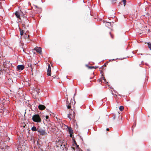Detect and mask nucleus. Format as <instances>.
<instances>
[{
    "label": "nucleus",
    "instance_id": "1",
    "mask_svg": "<svg viewBox=\"0 0 151 151\" xmlns=\"http://www.w3.org/2000/svg\"><path fill=\"white\" fill-rule=\"evenodd\" d=\"M32 119L33 122L37 123H40L42 121L40 116L38 114H35L33 115Z\"/></svg>",
    "mask_w": 151,
    "mask_h": 151
},
{
    "label": "nucleus",
    "instance_id": "2",
    "mask_svg": "<svg viewBox=\"0 0 151 151\" xmlns=\"http://www.w3.org/2000/svg\"><path fill=\"white\" fill-rule=\"evenodd\" d=\"M15 14L17 17L19 19H20L21 16H23V17H26L25 14L21 11L20 12L16 11L15 13Z\"/></svg>",
    "mask_w": 151,
    "mask_h": 151
},
{
    "label": "nucleus",
    "instance_id": "3",
    "mask_svg": "<svg viewBox=\"0 0 151 151\" xmlns=\"http://www.w3.org/2000/svg\"><path fill=\"white\" fill-rule=\"evenodd\" d=\"M38 132L39 133L40 135L42 136H44L47 134V133L45 130L40 127H38Z\"/></svg>",
    "mask_w": 151,
    "mask_h": 151
},
{
    "label": "nucleus",
    "instance_id": "4",
    "mask_svg": "<svg viewBox=\"0 0 151 151\" xmlns=\"http://www.w3.org/2000/svg\"><path fill=\"white\" fill-rule=\"evenodd\" d=\"M35 50L40 54H42L41 48V47H37L35 48Z\"/></svg>",
    "mask_w": 151,
    "mask_h": 151
},
{
    "label": "nucleus",
    "instance_id": "5",
    "mask_svg": "<svg viewBox=\"0 0 151 151\" xmlns=\"http://www.w3.org/2000/svg\"><path fill=\"white\" fill-rule=\"evenodd\" d=\"M51 67L50 65L48 66V69L47 70V74L48 76H50L51 73Z\"/></svg>",
    "mask_w": 151,
    "mask_h": 151
},
{
    "label": "nucleus",
    "instance_id": "6",
    "mask_svg": "<svg viewBox=\"0 0 151 151\" xmlns=\"http://www.w3.org/2000/svg\"><path fill=\"white\" fill-rule=\"evenodd\" d=\"M24 67L23 65H19L17 66V69L18 70H22L24 69Z\"/></svg>",
    "mask_w": 151,
    "mask_h": 151
},
{
    "label": "nucleus",
    "instance_id": "7",
    "mask_svg": "<svg viewBox=\"0 0 151 151\" xmlns=\"http://www.w3.org/2000/svg\"><path fill=\"white\" fill-rule=\"evenodd\" d=\"M68 127V131L69 132V133L70 134V136L71 137L72 136V134L73 133L72 129L70 127Z\"/></svg>",
    "mask_w": 151,
    "mask_h": 151
},
{
    "label": "nucleus",
    "instance_id": "8",
    "mask_svg": "<svg viewBox=\"0 0 151 151\" xmlns=\"http://www.w3.org/2000/svg\"><path fill=\"white\" fill-rule=\"evenodd\" d=\"M45 108V106L42 105H39L38 106L39 109L41 110L44 109Z\"/></svg>",
    "mask_w": 151,
    "mask_h": 151
},
{
    "label": "nucleus",
    "instance_id": "9",
    "mask_svg": "<svg viewBox=\"0 0 151 151\" xmlns=\"http://www.w3.org/2000/svg\"><path fill=\"white\" fill-rule=\"evenodd\" d=\"M33 132L38 131V127L37 128L35 126H33L31 128Z\"/></svg>",
    "mask_w": 151,
    "mask_h": 151
},
{
    "label": "nucleus",
    "instance_id": "10",
    "mask_svg": "<svg viewBox=\"0 0 151 151\" xmlns=\"http://www.w3.org/2000/svg\"><path fill=\"white\" fill-rule=\"evenodd\" d=\"M68 99H67V101H66V106L68 109H70L71 108V106L70 105V103H69V102L67 101Z\"/></svg>",
    "mask_w": 151,
    "mask_h": 151
},
{
    "label": "nucleus",
    "instance_id": "11",
    "mask_svg": "<svg viewBox=\"0 0 151 151\" xmlns=\"http://www.w3.org/2000/svg\"><path fill=\"white\" fill-rule=\"evenodd\" d=\"M86 66L88 67V68L90 69H92L93 68L94 69H96L97 68V67L96 66H89L88 65H86Z\"/></svg>",
    "mask_w": 151,
    "mask_h": 151
},
{
    "label": "nucleus",
    "instance_id": "12",
    "mask_svg": "<svg viewBox=\"0 0 151 151\" xmlns=\"http://www.w3.org/2000/svg\"><path fill=\"white\" fill-rule=\"evenodd\" d=\"M37 12L38 13H40L42 11V9L41 8H37Z\"/></svg>",
    "mask_w": 151,
    "mask_h": 151
},
{
    "label": "nucleus",
    "instance_id": "13",
    "mask_svg": "<svg viewBox=\"0 0 151 151\" xmlns=\"http://www.w3.org/2000/svg\"><path fill=\"white\" fill-rule=\"evenodd\" d=\"M72 114H68V117L70 119V120H71L72 119Z\"/></svg>",
    "mask_w": 151,
    "mask_h": 151
},
{
    "label": "nucleus",
    "instance_id": "14",
    "mask_svg": "<svg viewBox=\"0 0 151 151\" xmlns=\"http://www.w3.org/2000/svg\"><path fill=\"white\" fill-rule=\"evenodd\" d=\"M45 118L46 119V121L47 122H48L50 121V119H49V116L47 115L46 116H45Z\"/></svg>",
    "mask_w": 151,
    "mask_h": 151
},
{
    "label": "nucleus",
    "instance_id": "15",
    "mask_svg": "<svg viewBox=\"0 0 151 151\" xmlns=\"http://www.w3.org/2000/svg\"><path fill=\"white\" fill-rule=\"evenodd\" d=\"M148 47L150 48V50H151V43H147Z\"/></svg>",
    "mask_w": 151,
    "mask_h": 151
},
{
    "label": "nucleus",
    "instance_id": "16",
    "mask_svg": "<svg viewBox=\"0 0 151 151\" xmlns=\"http://www.w3.org/2000/svg\"><path fill=\"white\" fill-rule=\"evenodd\" d=\"M119 109L120 111H122L124 109V107L123 106H120L119 107Z\"/></svg>",
    "mask_w": 151,
    "mask_h": 151
},
{
    "label": "nucleus",
    "instance_id": "17",
    "mask_svg": "<svg viewBox=\"0 0 151 151\" xmlns=\"http://www.w3.org/2000/svg\"><path fill=\"white\" fill-rule=\"evenodd\" d=\"M101 79L103 80L102 82H106V80L104 77H102Z\"/></svg>",
    "mask_w": 151,
    "mask_h": 151
},
{
    "label": "nucleus",
    "instance_id": "18",
    "mask_svg": "<svg viewBox=\"0 0 151 151\" xmlns=\"http://www.w3.org/2000/svg\"><path fill=\"white\" fill-rule=\"evenodd\" d=\"M40 89H39L38 88H37L36 90V91L37 93H39L40 92Z\"/></svg>",
    "mask_w": 151,
    "mask_h": 151
},
{
    "label": "nucleus",
    "instance_id": "19",
    "mask_svg": "<svg viewBox=\"0 0 151 151\" xmlns=\"http://www.w3.org/2000/svg\"><path fill=\"white\" fill-rule=\"evenodd\" d=\"M20 35H23V33H24V32H23V31L22 30H20Z\"/></svg>",
    "mask_w": 151,
    "mask_h": 151
},
{
    "label": "nucleus",
    "instance_id": "20",
    "mask_svg": "<svg viewBox=\"0 0 151 151\" xmlns=\"http://www.w3.org/2000/svg\"><path fill=\"white\" fill-rule=\"evenodd\" d=\"M123 1L124 3V6H125L126 5V0H123Z\"/></svg>",
    "mask_w": 151,
    "mask_h": 151
},
{
    "label": "nucleus",
    "instance_id": "21",
    "mask_svg": "<svg viewBox=\"0 0 151 151\" xmlns=\"http://www.w3.org/2000/svg\"><path fill=\"white\" fill-rule=\"evenodd\" d=\"M28 65L29 67H30L31 68H32V64L29 63V64H28Z\"/></svg>",
    "mask_w": 151,
    "mask_h": 151
},
{
    "label": "nucleus",
    "instance_id": "22",
    "mask_svg": "<svg viewBox=\"0 0 151 151\" xmlns=\"http://www.w3.org/2000/svg\"><path fill=\"white\" fill-rule=\"evenodd\" d=\"M113 119L114 120L115 119L116 116L114 114L112 116Z\"/></svg>",
    "mask_w": 151,
    "mask_h": 151
},
{
    "label": "nucleus",
    "instance_id": "23",
    "mask_svg": "<svg viewBox=\"0 0 151 151\" xmlns=\"http://www.w3.org/2000/svg\"><path fill=\"white\" fill-rule=\"evenodd\" d=\"M98 81L99 82H103V80L101 79H101H99V80H98Z\"/></svg>",
    "mask_w": 151,
    "mask_h": 151
},
{
    "label": "nucleus",
    "instance_id": "24",
    "mask_svg": "<svg viewBox=\"0 0 151 151\" xmlns=\"http://www.w3.org/2000/svg\"><path fill=\"white\" fill-rule=\"evenodd\" d=\"M136 123H134V124H133V126H132V127H135V126H136Z\"/></svg>",
    "mask_w": 151,
    "mask_h": 151
},
{
    "label": "nucleus",
    "instance_id": "25",
    "mask_svg": "<svg viewBox=\"0 0 151 151\" xmlns=\"http://www.w3.org/2000/svg\"><path fill=\"white\" fill-rule=\"evenodd\" d=\"M116 1V0H112V1L113 3H115V1Z\"/></svg>",
    "mask_w": 151,
    "mask_h": 151
},
{
    "label": "nucleus",
    "instance_id": "26",
    "mask_svg": "<svg viewBox=\"0 0 151 151\" xmlns=\"http://www.w3.org/2000/svg\"><path fill=\"white\" fill-rule=\"evenodd\" d=\"M109 34H110V35H111V38H113V36H112V35H111V32H109Z\"/></svg>",
    "mask_w": 151,
    "mask_h": 151
},
{
    "label": "nucleus",
    "instance_id": "27",
    "mask_svg": "<svg viewBox=\"0 0 151 151\" xmlns=\"http://www.w3.org/2000/svg\"><path fill=\"white\" fill-rule=\"evenodd\" d=\"M75 113L74 112H73V116H75Z\"/></svg>",
    "mask_w": 151,
    "mask_h": 151
},
{
    "label": "nucleus",
    "instance_id": "28",
    "mask_svg": "<svg viewBox=\"0 0 151 151\" xmlns=\"http://www.w3.org/2000/svg\"><path fill=\"white\" fill-rule=\"evenodd\" d=\"M106 130L107 131H109V128L106 129Z\"/></svg>",
    "mask_w": 151,
    "mask_h": 151
},
{
    "label": "nucleus",
    "instance_id": "29",
    "mask_svg": "<svg viewBox=\"0 0 151 151\" xmlns=\"http://www.w3.org/2000/svg\"><path fill=\"white\" fill-rule=\"evenodd\" d=\"M140 54L142 55H147V54Z\"/></svg>",
    "mask_w": 151,
    "mask_h": 151
},
{
    "label": "nucleus",
    "instance_id": "30",
    "mask_svg": "<svg viewBox=\"0 0 151 151\" xmlns=\"http://www.w3.org/2000/svg\"><path fill=\"white\" fill-rule=\"evenodd\" d=\"M77 147H79V146L78 145H77Z\"/></svg>",
    "mask_w": 151,
    "mask_h": 151
},
{
    "label": "nucleus",
    "instance_id": "31",
    "mask_svg": "<svg viewBox=\"0 0 151 151\" xmlns=\"http://www.w3.org/2000/svg\"><path fill=\"white\" fill-rule=\"evenodd\" d=\"M87 151H90V150H87Z\"/></svg>",
    "mask_w": 151,
    "mask_h": 151
},
{
    "label": "nucleus",
    "instance_id": "32",
    "mask_svg": "<svg viewBox=\"0 0 151 151\" xmlns=\"http://www.w3.org/2000/svg\"><path fill=\"white\" fill-rule=\"evenodd\" d=\"M76 94V93H75L74 94V96H75V94Z\"/></svg>",
    "mask_w": 151,
    "mask_h": 151
}]
</instances>
